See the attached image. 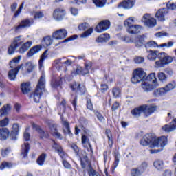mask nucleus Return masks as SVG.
Returning a JSON list of instances; mask_svg holds the SVG:
<instances>
[{"label": "nucleus", "mask_w": 176, "mask_h": 176, "mask_svg": "<svg viewBox=\"0 0 176 176\" xmlns=\"http://www.w3.org/2000/svg\"><path fill=\"white\" fill-rule=\"evenodd\" d=\"M158 58L159 60H162L164 65H166V64H170V63H173V57L167 55V54H166L165 52L159 53Z\"/></svg>", "instance_id": "obj_14"}, {"label": "nucleus", "mask_w": 176, "mask_h": 176, "mask_svg": "<svg viewBox=\"0 0 176 176\" xmlns=\"http://www.w3.org/2000/svg\"><path fill=\"white\" fill-rule=\"evenodd\" d=\"M13 165L12 163L4 162L1 164L0 166V170H4V168H10Z\"/></svg>", "instance_id": "obj_53"}, {"label": "nucleus", "mask_w": 176, "mask_h": 176, "mask_svg": "<svg viewBox=\"0 0 176 176\" xmlns=\"http://www.w3.org/2000/svg\"><path fill=\"white\" fill-rule=\"evenodd\" d=\"M144 47L146 49H153L155 47H160V45H157V43L155 41H149L145 44Z\"/></svg>", "instance_id": "obj_39"}, {"label": "nucleus", "mask_w": 176, "mask_h": 176, "mask_svg": "<svg viewBox=\"0 0 176 176\" xmlns=\"http://www.w3.org/2000/svg\"><path fill=\"white\" fill-rule=\"evenodd\" d=\"M143 146H150V148H164L167 144V138L162 136L155 138L152 133L146 134L140 142Z\"/></svg>", "instance_id": "obj_1"}, {"label": "nucleus", "mask_w": 176, "mask_h": 176, "mask_svg": "<svg viewBox=\"0 0 176 176\" xmlns=\"http://www.w3.org/2000/svg\"><path fill=\"white\" fill-rule=\"evenodd\" d=\"M106 135L108 138V141H109V145L110 146H112V134L111 133V131H109V129L106 130Z\"/></svg>", "instance_id": "obj_51"}, {"label": "nucleus", "mask_w": 176, "mask_h": 176, "mask_svg": "<svg viewBox=\"0 0 176 176\" xmlns=\"http://www.w3.org/2000/svg\"><path fill=\"white\" fill-rule=\"evenodd\" d=\"M67 34H68V32H67V30L60 29L58 30L55 31L52 34V38H54V39H57V40L61 41V40L65 39V38H67Z\"/></svg>", "instance_id": "obj_9"}, {"label": "nucleus", "mask_w": 176, "mask_h": 176, "mask_svg": "<svg viewBox=\"0 0 176 176\" xmlns=\"http://www.w3.org/2000/svg\"><path fill=\"white\" fill-rule=\"evenodd\" d=\"M111 38V36L108 33H104L100 34L96 38V42L97 43H104L105 42H108Z\"/></svg>", "instance_id": "obj_18"}, {"label": "nucleus", "mask_w": 176, "mask_h": 176, "mask_svg": "<svg viewBox=\"0 0 176 176\" xmlns=\"http://www.w3.org/2000/svg\"><path fill=\"white\" fill-rule=\"evenodd\" d=\"M21 89L23 94H28L31 91V84L30 82L22 83L21 85Z\"/></svg>", "instance_id": "obj_23"}, {"label": "nucleus", "mask_w": 176, "mask_h": 176, "mask_svg": "<svg viewBox=\"0 0 176 176\" xmlns=\"http://www.w3.org/2000/svg\"><path fill=\"white\" fill-rule=\"evenodd\" d=\"M168 13L167 8H162L157 11L155 14V16L158 19L159 21H165V16Z\"/></svg>", "instance_id": "obj_16"}, {"label": "nucleus", "mask_w": 176, "mask_h": 176, "mask_svg": "<svg viewBox=\"0 0 176 176\" xmlns=\"http://www.w3.org/2000/svg\"><path fill=\"white\" fill-rule=\"evenodd\" d=\"M44 14L43 12H34V19L36 20L38 19H42V17H43Z\"/></svg>", "instance_id": "obj_62"}, {"label": "nucleus", "mask_w": 176, "mask_h": 176, "mask_svg": "<svg viewBox=\"0 0 176 176\" xmlns=\"http://www.w3.org/2000/svg\"><path fill=\"white\" fill-rule=\"evenodd\" d=\"M82 142L84 145H89V148H91V145H90V142H89V138H87L86 135L82 136Z\"/></svg>", "instance_id": "obj_58"}, {"label": "nucleus", "mask_w": 176, "mask_h": 176, "mask_svg": "<svg viewBox=\"0 0 176 176\" xmlns=\"http://www.w3.org/2000/svg\"><path fill=\"white\" fill-rule=\"evenodd\" d=\"M142 30V26L140 25H133L127 28V32L129 34H138Z\"/></svg>", "instance_id": "obj_21"}, {"label": "nucleus", "mask_w": 176, "mask_h": 176, "mask_svg": "<svg viewBox=\"0 0 176 176\" xmlns=\"http://www.w3.org/2000/svg\"><path fill=\"white\" fill-rule=\"evenodd\" d=\"M93 28H89L87 30H86L80 35V38H88V36H90L91 34H93Z\"/></svg>", "instance_id": "obj_43"}, {"label": "nucleus", "mask_w": 176, "mask_h": 176, "mask_svg": "<svg viewBox=\"0 0 176 176\" xmlns=\"http://www.w3.org/2000/svg\"><path fill=\"white\" fill-rule=\"evenodd\" d=\"M133 43H134L135 47L140 49V47H142V46H144V43H145V38L141 35L133 36Z\"/></svg>", "instance_id": "obj_13"}, {"label": "nucleus", "mask_w": 176, "mask_h": 176, "mask_svg": "<svg viewBox=\"0 0 176 176\" xmlns=\"http://www.w3.org/2000/svg\"><path fill=\"white\" fill-rule=\"evenodd\" d=\"M10 152H12L10 148H7L1 151V155L3 157H6V156H8Z\"/></svg>", "instance_id": "obj_57"}, {"label": "nucleus", "mask_w": 176, "mask_h": 176, "mask_svg": "<svg viewBox=\"0 0 176 176\" xmlns=\"http://www.w3.org/2000/svg\"><path fill=\"white\" fill-rule=\"evenodd\" d=\"M89 28V24L86 22H84L78 25V30L80 31H85Z\"/></svg>", "instance_id": "obj_55"}, {"label": "nucleus", "mask_w": 176, "mask_h": 176, "mask_svg": "<svg viewBox=\"0 0 176 176\" xmlns=\"http://www.w3.org/2000/svg\"><path fill=\"white\" fill-rule=\"evenodd\" d=\"M131 176H141L142 173L141 170L138 168H134L131 170Z\"/></svg>", "instance_id": "obj_46"}, {"label": "nucleus", "mask_w": 176, "mask_h": 176, "mask_svg": "<svg viewBox=\"0 0 176 176\" xmlns=\"http://www.w3.org/2000/svg\"><path fill=\"white\" fill-rule=\"evenodd\" d=\"M39 52H41V45H36L30 50L27 56L28 57H32L34 54H36V53H39Z\"/></svg>", "instance_id": "obj_28"}, {"label": "nucleus", "mask_w": 176, "mask_h": 176, "mask_svg": "<svg viewBox=\"0 0 176 176\" xmlns=\"http://www.w3.org/2000/svg\"><path fill=\"white\" fill-rule=\"evenodd\" d=\"M8 137H9V129L7 128L0 129V140L3 141L7 140Z\"/></svg>", "instance_id": "obj_27"}, {"label": "nucleus", "mask_w": 176, "mask_h": 176, "mask_svg": "<svg viewBox=\"0 0 176 176\" xmlns=\"http://www.w3.org/2000/svg\"><path fill=\"white\" fill-rule=\"evenodd\" d=\"M134 36H124L122 37V39L125 43H133L134 41Z\"/></svg>", "instance_id": "obj_48"}, {"label": "nucleus", "mask_w": 176, "mask_h": 176, "mask_svg": "<svg viewBox=\"0 0 176 176\" xmlns=\"http://www.w3.org/2000/svg\"><path fill=\"white\" fill-rule=\"evenodd\" d=\"M50 133L53 137L58 138L59 140H63V135H61V133L57 131V127L55 125H52L50 126Z\"/></svg>", "instance_id": "obj_24"}, {"label": "nucleus", "mask_w": 176, "mask_h": 176, "mask_svg": "<svg viewBox=\"0 0 176 176\" xmlns=\"http://www.w3.org/2000/svg\"><path fill=\"white\" fill-rule=\"evenodd\" d=\"M176 87V82L175 81H173L171 82H168L165 87H164V89H165V91L166 93H168V91H171V90H174Z\"/></svg>", "instance_id": "obj_36"}, {"label": "nucleus", "mask_w": 176, "mask_h": 176, "mask_svg": "<svg viewBox=\"0 0 176 176\" xmlns=\"http://www.w3.org/2000/svg\"><path fill=\"white\" fill-rule=\"evenodd\" d=\"M75 60H76V58L74 56H69L67 58H65L64 60H63V64H65V65H72L75 63Z\"/></svg>", "instance_id": "obj_33"}, {"label": "nucleus", "mask_w": 176, "mask_h": 176, "mask_svg": "<svg viewBox=\"0 0 176 176\" xmlns=\"http://www.w3.org/2000/svg\"><path fill=\"white\" fill-rule=\"evenodd\" d=\"M18 135H19V124H14L12 126V130L11 131V137L12 140H17Z\"/></svg>", "instance_id": "obj_30"}, {"label": "nucleus", "mask_w": 176, "mask_h": 176, "mask_svg": "<svg viewBox=\"0 0 176 176\" xmlns=\"http://www.w3.org/2000/svg\"><path fill=\"white\" fill-rule=\"evenodd\" d=\"M64 16H65V10L63 8H57L54 11L53 17L54 20L60 21V20L64 19Z\"/></svg>", "instance_id": "obj_11"}, {"label": "nucleus", "mask_w": 176, "mask_h": 176, "mask_svg": "<svg viewBox=\"0 0 176 176\" xmlns=\"http://www.w3.org/2000/svg\"><path fill=\"white\" fill-rule=\"evenodd\" d=\"M142 22L144 23L146 27H148V28H153L157 24L156 19L151 16V14H145L143 16Z\"/></svg>", "instance_id": "obj_7"}, {"label": "nucleus", "mask_w": 176, "mask_h": 176, "mask_svg": "<svg viewBox=\"0 0 176 176\" xmlns=\"http://www.w3.org/2000/svg\"><path fill=\"white\" fill-rule=\"evenodd\" d=\"M21 41V36H16L14 38V41H13V44L15 45V46H19V44L20 43Z\"/></svg>", "instance_id": "obj_64"}, {"label": "nucleus", "mask_w": 176, "mask_h": 176, "mask_svg": "<svg viewBox=\"0 0 176 176\" xmlns=\"http://www.w3.org/2000/svg\"><path fill=\"white\" fill-rule=\"evenodd\" d=\"M138 168L140 170L142 174H144L145 173V170L148 168V163L146 162H143L142 164L138 167Z\"/></svg>", "instance_id": "obj_49"}, {"label": "nucleus", "mask_w": 176, "mask_h": 176, "mask_svg": "<svg viewBox=\"0 0 176 176\" xmlns=\"http://www.w3.org/2000/svg\"><path fill=\"white\" fill-rule=\"evenodd\" d=\"M9 124V118L6 117L3 120L0 121V126L1 127H6Z\"/></svg>", "instance_id": "obj_56"}, {"label": "nucleus", "mask_w": 176, "mask_h": 176, "mask_svg": "<svg viewBox=\"0 0 176 176\" xmlns=\"http://www.w3.org/2000/svg\"><path fill=\"white\" fill-rule=\"evenodd\" d=\"M29 150L30 144H28V142H26L24 144L23 146H22L21 156H23V157H27Z\"/></svg>", "instance_id": "obj_34"}, {"label": "nucleus", "mask_w": 176, "mask_h": 176, "mask_svg": "<svg viewBox=\"0 0 176 176\" xmlns=\"http://www.w3.org/2000/svg\"><path fill=\"white\" fill-rule=\"evenodd\" d=\"M134 3H135V0H127V1H124L121 3V6L124 9H131V8L134 6Z\"/></svg>", "instance_id": "obj_26"}, {"label": "nucleus", "mask_w": 176, "mask_h": 176, "mask_svg": "<svg viewBox=\"0 0 176 176\" xmlns=\"http://www.w3.org/2000/svg\"><path fill=\"white\" fill-rule=\"evenodd\" d=\"M21 56H19L15 57L10 62V65L11 68H14L8 72V78L10 80H14L19 70L20 69V66H17V64L20 63Z\"/></svg>", "instance_id": "obj_4"}, {"label": "nucleus", "mask_w": 176, "mask_h": 176, "mask_svg": "<svg viewBox=\"0 0 176 176\" xmlns=\"http://www.w3.org/2000/svg\"><path fill=\"white\" fill-rule=\"evenodd\" d=\"M32 126L34 130H36L40 134L41 138H49V133L43 131L41 127L35 124V123L32 122Z\"/></svg>", "instance_id": "obj_19"}, {"label": "nucleus", "mask_w": 176, "mask_h": 176, "mask_svg": "<svg viewBox=\"0 0 176 176\" xmlns=\"http://www.w3.org/2000/svg\"><path fill=\"white\" fill-rule=\"evenodd\" d=\"M145 79H146V73L144 71V69L137 68L133 72L131 81L133 85H137V83L144 82Z\"/></svg>", "instance_id": "obj_5"}, {"label": "nucleus", "mask_w": 176, "mask_h": 176, "mask_svg": "<svg viewBox=\"0 0 176 176\" xmlns=\"http://www.w3.org/2000/svg\"><path fill=\"white\" fill-rule=\"evenodd\" d=\"M166 8H168L169 10H176V3H168L166 4Z\"/></svg>", "instance_id": "obj_61"}, {"label": "nucleus", "mask_w": 176, "mask_h": 176, "mask_svg": "<svg viewBox=\"0 0 176 176\" xmlns=\"http://www.w3.org/2000/svg\"><path fill=\"white\" fill-rule=\"evenodd\" d=\"M53 43V38L50 36H47L43 38L42 41V45L44 47L51 46Z\"/></svg>", "instance_id": "obj_25"}, {"label": "nucleus", "mask_w": 176, "mask_h": 176, "mask_svg": "<svg viewBox=\"0 0 176 176\" xmlns=\"http://www.w3.org/2000/svg\"><path fill=\"white\" fill-rule=\"evenodd\" d=\"M45 160H46V154H41L37 159V164L38 166H43L45 164Z\"/></svg>", "instance_id": "obj_41"}, {"label": "nucleus", "mask_w": 176, "mask_h": 176, "mask_svg": "<svg viewBox=\"0 0 176 176\" xmlns=\"http://www.w3.org/2000/svg\"><path fill=\"white\" fill-rule=\"evenodd\" d=\"M167 92L164 87H161L155 89L153 92V96L155 97H160V96H164Z\"/></svg>", "instance_id": "obj_35"}, {"label": "nucleus", "mask_w": 176, "mask_h": 176, "mask_svg": "<svg viewBox=\"0 0 176 176\" xmlns=\"http://www.w3.org/2000/svg\"><path fill=\"white\" fill-rule=\"evenodd\" d=\"M157 76L160 81L162 83L167 82V76H166V74H164V72L158 73Z\"/></svg>", "instance_id": "obj_45"}, {"label": "nucleus", "mask_w": 176, "mask_h": 176, "mask_svg": "<svg viewBox=\"0 0 176 176\" xmlns=\"http://www.w3.org/2000/svg\"><path fill=\"white\" fill-rule=\"evenodd\" d=\"M60 118L62 120L63 133L65 135H69V137L72 136V132H71V129L69 128V123H68V121L64 120L63 116H61Z\"/></svg>", "instance_id": "obj_15"}, {"label": "nucleus", "mask_w": 176, "mask_h": 176, "mask_svg": "<svg viewBox=\"0 0 176 176\" xmlns=\"http://www.w3.org/2000/svg\"><path fill=\"white\" fill-rule=\"evenodd\" d=\"M162 131H165V133H171V131H174L175 130L174 126H173L172 124H165L162 127Z\"/></svg>", "instance_id": "obj_37"}, {"label": "nucleus", "mask_w": 176, "mask_h": 176, "mask_svg": "<svg viewBox=\"0 0 176 176\" xmlns=\"http://www.w3.org/2000/svg\"><path fill=\"white\" fill-rule=\"evenodd\" d=\"M164 62H163V59H160L159 60L155 61V68H162L164 67Z\"/></svg>", "instance_id": "obj_52"}, {"label": "nucleus", "mask_w": 176, "mask_h": 176, "mask_svg": "<svg viewBox=\"0 0 176 176\" xmlns=\"http://www.w3.org/2000/svg\"><path fill=\"white\" fill-rule=\"evenodd\" d=\"M113 96L118 98L120 96V89L119 88H113Z\"/></svg>", "instance_id": "obj_59"}, {"label": "nucleus", "mask_w": 176, "mask_h": 176, "mask_svg": "<svg viewBox=\"0 0 176 176\" xmlns=\"http://www.w3.org/2000/svg\"><path fill=\"white\" fill-rule=\"evenodd\" d=\"M32 45V41H28V42L25 43L21 46V47H20L19 53H21V54L25 53V52H27V50H28L29 48L31 47Z\"/></svg>", "instance_id": "obj_29"}, {"label": "nucleus", "mask_w": 176, "mask_h": 176, "mask_svg": "<svg viewBox=\"0 0 176 176\" xmlns=\"http://www.w3.org/2000/svg\"><path fill=\"white\" fill-rule=\"evenodd\" d=\"M10 111H12V105L10 104L3 105L2 108L0 109L1 118H3V116H8Z\"/></svg>", "instance_id": "obj_17"}, {"label": "nucleus", "mask_w": 176, "mask_h": 176, "mask_svg": "<svg viewBox=\"0 0 176 176\" xmlns=\"http://www.w3.org/2000/svg\"><path fill=\"white\" fill-rule=\"evenodd\" d=\"M153 166L156 170H161L164 168V162L162 160H157L154 162Z\"/></svg>", "instance_id": "obj_31"}, {"label": "nucleus", "mask_w": 176, "mask_h": 176, "mask_svg": "<svg viewBox=\"0 0 176 176\" xmlns=\"http://www.w3.org/2000/svg\"><path fill=\"white\" fill-rule=\"evenodd\" d=\"M134 23V17L131 16L128 18L126 21L124 22V25L126 27V30L127 28H130V27H133V23Z\"/></svg>", "instance_id": "obj_38"}, {"label": "nucleus", "mask_w": 176, "mask_h": 176, "mask_svg": "<svg viewBox=\"0 0 176 176\" xmlns=\"http://www.w3.org/2000/svg\"><path fill=\"white\" fill-rule=\"evenodd\" d=\"M35 67H36V65H34V63H32V62H28L25 64V68H26L28 72H32V71L34 70V68H35Z\"/></svg>", "instance_id": "obj_44"}, {"label": "nucleus", "mask_w": 176, "mask_h": 176, "mask_svg": "<svg viewBox=\"0 0 176 176\" xmlns=\"http://www.w3.org/2000/svg\"><path fill=\"white\" fill-rule=\"evenodd\" d=\"M89 159L87 158V155H85L83 157H80L81 166L82 168H86V163H87Z\"/></svg>", "instance_id": "obj_54"}, {"label": "nucleus", "mask_w": 176, "mask_h": 176, "mask_svg": "<svg viewBox=\"0 0 176 176\" xmlns=\"http://www.w3.org/2000/svg\"><path fill=\"white\" fill-rule=\"evenodd\" d=\"M168 35V34H167L166 32H159L155 34L157 38H163V36H167Z\"/></svg>", "instance_id": "obj_63"}, {"label": "nucleus", "mask_w": 176, "mask_h": 176, "mask_svg": "<svg viewBox=\"0 0 176 176\" xmlns=\"http://www.w3.org/2000/svg\"><path fill=\"white\" fill-rule=\"evenodd\" d=\"M32 21H30V19L23 20L18 26H16L13 28L15 32H20L21 28H27V27H31Z\"/></svg>", "instance_id": "obj_10"}, {"label": "nucleus", "mask_w": 176, "mask_h": 176, "mask_svg": "<svg viewBox=\"0 0 176 176\" xmlns=\"http://www.w3.org/2000/svg\"><path fill=\"white\" fill-rule=\"evenodd\" d=\"M52 148H54V149L56 151V152L58 153L62 159H65V157H67V154L64 153L61 146H60V145H58L57 143H54L52 146Z\"/></svg>", "instance_id": "obj_22"}, {"label": "nucleus", "mask_w": 176, "mask_h": 176, "mask_svg": "<svg viewBox=\"0 0 176 176\" xmlns=\"http://www.w3.org/2000/svg\"><path fill=\"white\" fill-rule=\"evenodd\" d=\"M16 49H17V46L15 45L14 43H12L8 50V54H13L14 52H16Z\"/></svg>", "instance_id": "obj_50"}, {"label": "nucleus", "mask_w": 176, "mask_h": 176, "mask_svg": "<svg viewBox=\"0 0 176 176\" xmlns=\"http://www.w3.org/2000/svg\"><path fill=\"white\" fill-rule=\"evenodd\" d=\"M47 57V50L45 51L41 56L40 60H38V65H39V68L40 69H41V68L43 67V60L45 59H46V58Z\"/></svg>", "instance_id": "obj_42"}, {"label": "nucleus", "mask_w": 176, "mask_h": 176, "mask_svg": "<svg viewBox=\"0 0 176 176\" xmlns=\"http://www.w3.org/2000/svg\"><path fill=\"white\" fill-rule=\"evenodd\" d=\"M110 25L111 23L109 21H102L96 25L95 28V31L98 34H101V32H104V31H107V30H109Z\"/></svg>", "instance_id": "obj_8"}, {"label": "nucleus", "mask_w": 176, "mask_h": 176, "mask_svg": "<svg viewBox=\"0 0 176 176\" xmlns=\"http://www.w3.org/2000/svg\"><path fill=\"white\" fill-rule=\"evenodd\" d=\"M92 63L91 61H87L85 63V67H82L81 66L77 65L76 70H74L72 72V76H76V75H87L90 72V69H91Z\"/></svg>", "instance_id": "obj_6"}, {"label": "nucleus", "mask_w": 176, "mask_h": 176, "mask_svg": "<svg viewBox=\"0 0 176 176\" xmlns=\"http://www.w3.org/2000/svg\"><path fill=\"white\" fill-rule=\"evenodd\" d=\"M156 111V106L151 105L148 106L146 104L140 106L131 111V114L135 118H140L141 116V113H144L146 118L148 116H151L153 112Z\"/></svg>", "instance_id": "obj_2"}, {"label": "nucleus", "mask_w": 176, "mask_h": 176, "mask_svg": "<svg viewBox=\"0 0 176 176\" xmlns=\"http://www.w3.org/2000/svg\"><path fill=\"white\" fill-rule=\"evenodd\" d=\"M45 91V74H42L37 85V87L33 94H31L30 98H33L34 102L38 103L41 100V96Z\"/></svg>", "instance_id": "obj_3"}, {"label": "nucleus", "mask_w": 176, "mask_h": 176, "mask_svg": "<svg viewBox=\"0 0 176 176\" xmlns=\"http://www.w3.org/2000/svg\"><path fill=\"white\" fill-rule=\"evenodd\" d=\"M134 61L136 64H142V63L145 61V58H144L142 56H138L135 58Z\"/></svg>", "instance_id": "obj_60"}, {"label": "nucleus", "mask_w": 176, "mask_h": 176, "mask_svg": "<svg viewBox=\"0 0 176 176\" xmlns=\"http://www.w3.org/2000/svg\"><path fill=\"white\" fill-rule=\"evenodd\" d=\"M141 86H142V88L143 89L144 91H147V92L152 91V90H153V89H155L153 85H152L151 83H149L148 82H142Z\"/></svg>", "instance_id": "obj_32"}, {"label": "nucleus", "mask_w": 176, "mask_h": 176, "mask_svg": "<svg viewBox=\"0 0 176 176\" xmlns=\"http://www.w3.org/2000/svg\"><path fill=\"white\" fill-rule=\"evenodd\" d=\"M70 87L73 91L78 93L79 94H83L86 91L85 86L80 87V84L73 82L70 85Z\"/></svg>", "instance_id": "obj_12"}, {"label": "nucleus", "mask_w": 176, "mask_h": 176, "mask_svg": "<svg viewBox=\"0 0 176 176\" xmlns=\"http://www.w3.org/2000/svg\"><path fill=\"white\" fill-rule=\"evenodd\" d=\"M147 80H152L153 83H157L156 73H151L147 76Z\"/></svg>", "instance_id": "obj_47"}, {"label": "nucleus", "mask_w": 176, "mask_h": 176, "mask_svg": "<svg viewBox=\"0 0 176 176\" xmlns=\"http://www.w3.org/2000/svg\"><path fill=\"white\" fill-rule=\"evenodd\" d=\"M94 5L97 6V8H104L105 6V3H107V0H92Z\"/></svg>", "instance_id": "obj_40"}, {"label": "nucleus", "mask_w": 176, "mask_h": 176, "mask_svg": "<svg viewBox=\"0 0 176 176\" xmlns=\"http://www.w3.org/2000/svg\"><path fill=\"white\" fill-rule=\"evenodd\" d=\"M147 53H148L147 56L148 60H150V61H155L156 60V58H159V52L155 51V50H147Z\"/></svg>", "instance_id": "obj_20"}]
</instances>
